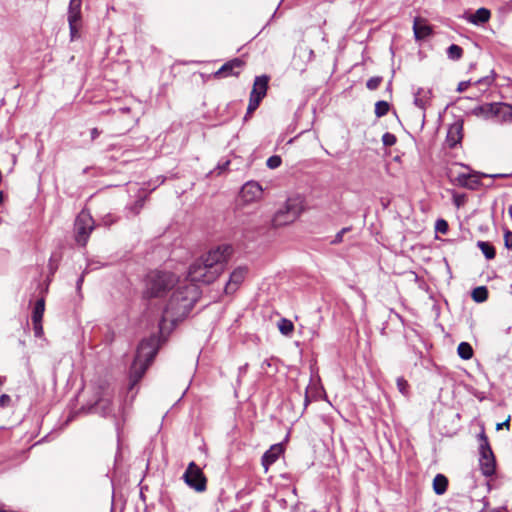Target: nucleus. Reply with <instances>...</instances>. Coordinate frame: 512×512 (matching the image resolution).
Instances as JSON below:
<instances>
[{"mask_svg":"<svg viewBox=\"0 0 512 512\" xmlns=\"http://www.w3.org/2000/svg\"><path fill=\"white\" fill-rule=\"evenodd\" d=\"M231 253L232 248L229 245L218 246L191 264L188 271L190 283L179 285L173 292L164 308L162 322L169 321L174 324L188 315L199 298L196 283L213 282L222 273Z\"/></svg>","mask_w":512,"mask_h":512,"instance_id":"f257e3e1","label":"nucleus"},{"mask_svg":"<svg viewBox=\"0 0 512 512\" xmlns=\"http://www.w3.org/2000/svg\"><path fill=\"white\" fill-rule=\"evenodd\" d=\"M158 341L155 337H150L141 341L137 348L135 359L130 368L129 374V390L132 391L134 387L141 380L145 374L148 366L152 363L158 350Z\"/></svg>","mask_w":512,"mask_h":512,"instance_id":"f03ea898","label":"nucleus"},{"mask_svg":"<svg viewBox=\"0 0 512 512\" xmlns=\"http://www.w3.org/2000/svg\"><path fill=\"white\" fill-rule=\"evenodd\" d=\"M178 278L172 272L152 271L146 278L145 296L148 298L162 297L174 288Z\"/></svg>","mask_w":512,"mask_h":512,"instance_id":"7ed1b4c3","label":"nucleus"},{"mask_svg":"<svg viewBox=\"0 0 512 512\" xmlns=\"http://www.w3.org/2000/svg\"><path fill=\"white\" fill-rule=\"evenodd\" d=\"M303 211V200L299 196L289 197L275 212L272 218L274 227H281L293 223Z\"/></svg>","mask_w":512,"mask_h":512,"instance_id":"20e7f679","label":"nucleus"},{"mask_svg":"<svg viewBox=\"0 0 512 512\" xmlns=\"http://www.w3.org/2000/svg\"><path fill=\"white\" fill-rule=\"evenodd\" d=\"M479 441V453H480V468L482 474L486 477H489L495 472V457L493 451L490 447L488 437L486 436L484 430L481 431L478 435Z\"/></svg>","mask_w":512,"mask_h":512,"instance_id":"39448f33","label":"nucleus"},{"mask_svg":"<svg viewBox=\"0 0 512 512\" xmlns=\"http://www.w3.org/2000/svg\"><path fill=\"white\" fill-rule=\"evenodd\" d=\"M94 229V220L87 211H81L74 224L75 239L78 244L86 245L90 233Z\"/></svg>","mask_w":512,"mask_h":512,"instance_id":"423d86ee","label":"nucleus"},{"mask_svg":"<svg viewBox=\"0 0 512 512\" xmlns=\"http://www.w3.org/2000/svg\"><path fill=\"white\" fill-rule=\"evenodd\" d=\"M183 479L185 483L196 490L197 492H203L206 490V477L204 476L201 468L195 464V462H190L185 473L183 474Z\"/></svg>","mask_w":512,"mask_h":512,"instance_id":"0eeeda50","label":"nucleus"},{"mask_svg":"<svg viewBox=\"0 0 512 512\" xmlns=\"http://www.w3.org/2000/svg\"><path fill=\"white\" fill-rule=\"evenodd\" d=\"M505 174H485L481 172H472L469 174H459L457 177L458 184L462 187L468 188L470 190H476L480 187V178L481 177H490V178H499L505 177Z\"/></svg>","mask_w":512,"mask_h":512,"instance_id":"6e6552de","label":"nucleus"},{"mask_svg":"<svg viewBox=\"0 0 512 512\" xmlns=\"http://www.w3.org/2000/svg\"><path fill=\"white\" fill-rule=\"evenodd\" d=\"M245 62L240 58H234L224 63L214 74V78H227L238 76L243 69Z\"/></svg>","mask_w":512,"mask_h":512,"instance_id":"1a4fd4ad","label":"nucleus"},{"mask_svg":"<svg viewBox=\"0 0 512 512\" xmlns=\"http://www.w3.org/2000/svg\"><path fill=\"white\" fill-rule=\"evenodd\" d=\"M117 408L118 410V413H122L121 412V406H120V403H117L116 405L114 403L111 402V400L109 398H106V397H103V398H100L96 403H95V406H94V410L95 412L97 413H100L102 414L103 416H109L111 415L112 417H114L115 419H117V414L115 412V409ZM120 423L118 420H116V429L119 431L120 429Z\"/></svg>","mask_w":512,"mask_h":512,"instance_id":"9d476101","label":"nucleus"},{"mask_svg":"<svg viewBox=\"0 0 512 512\" xmlns=\"http://www.w3.org/2000/svg\"><path fill=\"white\" fill-rule=\"evenodd\" d=\"M247 273L248 269L246 266H239L235 268L230 274L229 280L225 285V293H234L244 281Z\"/></svg>","mask_w":512,"mask_h":512,"instance_id":"9b49d317","label":"nucleus"},{"mask_svg":"<svg viewBox=\"0 0 512 512\" xmlns=\"http://www.w3.org/2000/svg\"><path fill=\"white\" fill-rule=\"evenodd\" d=\"M262 187L258 182L249 181L245 183L240 191V196L244 202H254L262 197Z\"/></svg>","mask_w":512,"mask_h":512,"instance_id":"f8f14e48","label":"nucleus"},{"mask_svg":"<svg viewBox=\"0 0 512 512\" xmlns=\"http://www.w3.org/2000/svg\"><path fill=\"white\" fill-rule=\"evenodd\" d=\"M503 103H486L474 109V114L482 116L485 119H495L497 121L500 107Z\"/></svg>","mask_w":512,"mask_h":512,"instance_id":"ddd939ff","label":"nucleus"},{"mask_svg":"<svg viewBox=\"0 0 512 512\" xmlns=\"http://www.w3.org/2000/svg\"><path fill=\"white\" fill-rule=\"evenodd\" d=\"M81 5L82 0H70L67 18L69 26L82 25Z\"/></svg>","mask_w":512,"mask_h":512,"instance_id":"4468645a","label":"nucleus"},{"mask_svg":"<svg viewBox=\"0 0 512 512\" xmlns=\"http://www.w3.org/2000/svg\"><path fill=\"white\" fill-rule=\"evenodd\" d=\"M431 90L424 89L422 87L417 88L414 92V105L419 109L425 111L426 108L430 105L431 100Z\"/></svg>","mask_w":512,"mask_h":512,"instance_id":"2eb2a0df","label":"nucleus"},{"mask_svg":"<svg viewBox=\"0 0 512 512\" xmlns=\"http://www.w3.org/2000/svg\"><path fill=\"white\" fill-rule=\"evenodd\" d=\"M268 82H269L268 76H266V75L257 76L254 80L253 88H252L250 95H252L256 98L258 97L260 100H262L267 93Z\"/></svg>","mask_w":512,"mask_h":512,"instance_id":"dca6fc26","label":"nucleus"},{"mask_svg":"<svg viewBox=\"0 0 512 512\" xmlns=\"http://www.w3.org/2000/svg\"><path fill=\"white\" fill-rule=\"evenodd\" d=\"M283 452L282 446L280 444H276L270 447L264 455L262 456V465L267 471L269 466L277 461L281 453Z\"/></svg>","mask_w":512,"mask_h":512,"instance_id":"f3484780","label":"nucleus"},{"mask_svg":"<svg viewBox=\"0 0 512 512\" xmlns=\"http://www.w3.org/2000/svg\"><path fill=\"white\" fill-rule=\"evenodd\" d=\"M461 132H462L461 124L455 123L452 126H450L448 133H447V137H446V142L449 147L453 148L461 141V138H462Z\"/></svg>","mask_w":512,"mask_h":512,"instance_id":"a211bd4d","label":"nucleus"},{"mask_svg":"<svg viewBox=\"0 0 512 512\" xmlns=\"http://www.w3.org/2000/svg\"><path fill=\"white\" fill-rule=\"evenodd\" d=\"M491 17V13L486 8H479L475 11V13L469 15L467 18L468 21L475 25H481L489 21Z\"/></svg>","mask_w":512,"mask_h":512,"instance_id":"6ab92c4d","label":"nucleus"},{"mask_svg":"<svg viewBox=\"0 0 512 512\" xmlns=\"http://www.w3.org/2000/svg\"><path fill=\"white\" fill-rule=\"evenodd\" d=\"M45 312V298L40 297L34 304L31 320L32 322L42 321Z\"/></svg>","mask_w":512,"mask_h":512,"instance_id":"aec40b11","label":"nucleus"},{"mask_svg":"<svg viewBox=\"0 0 512 512\" xmlns=\"http://www.w3.org/2000/svg\"><path fill=\"white\" fill-rule=\"evenodd\" d=\"M448 486L447 478L442 474H437L433 480V489L437 495H442L446 492Z\"/></svg>","mask_w":512,"mask_h":512,"instance_id":"412c9836","label":"nucleus"},{"mask_svg":"<svg viewBox=\"0 0 512 512\" xmlns=\"http://www.w3.org/2000/svg\"><path fill=\"white\" fill-rule=\"evenodd\" d=\"M498 122H511L512 121V106L506 103L500 107V112L497 118Z\"/></svg>","mask_w":512,"mask_h":512,"instance_id":"4be33fe9","label":"nucleus"},{"mask_svg":"<svg viewBox=\"0 0 512 512\" xmlns=\"http://www.w3.org/2000/svg\"><path fill=\"white\" fill-rule=\"evenodd\" d=\"M457 352L460 358L464 360H469L473 356V349L471 345L467 342H461L458 345Z\"/></svg>","mask_w":512,"mask_h":512,"instance_id":"5701e85b","label":"nucleus"},{"mask_svg":"<svg viewBox=\"0 0 512 512\" xmlns=\"http://www.w3.org/2000/svg\"><path fill=\"white\" fill-rule=\"evenodd\" d=\"M477 247L482 251L487 259H493L495 257V249L492 244L485 241H478Z\"/></svg>","mask_w":512,"mask_h":512,"instance_id":"b1692460","label":"nucleus"},{"mask_svg":"<svg viewBox=\"0 0 512 512\" xmlns=\"http://www.w3.org/2000/svg\"><path fill=\"white\" fill-rule=\"evenodd\" d=\"M277 326L279 331L285 336H289L294 330L293 323L285 318L280 319Z\"/></svg>","mask_w":512,"mask_h":512,"instance_id":"393cba45","label":"nucleus"},{"mask_svg":"<svg viewBox=\"0 0 512 512\" xmlns=\"http://www.w3.org/2000/svg\"><path fill=\"white\" fill-rule=\"evenodd\" d=\"M487 297L488 290L484 286L477 287L472 291V298L477 303L484 302L487 299Z\"/></svg>","mask_w":512,"mask_h":512,"instance_id":"a878e982","label":"nucleus"},{"mask_svg":"<svg viewBox=\"0 0 512 512\" xmlns=\"http://www.w3.org/2000/svg\"><path fill=\"white\" fill-rule=\"evenodd\" d=\"M413 30H414V35L417 39L424 38L430 32V30L427 26L420 25L417 20L414 21Z\"/></svg>","mask_w":512,"mask_h":512,"instance_id":"bb28decb","label":"nucleus"},{"mask_svg":"<svg viewBox=\"0 0 512 512\" xmlns=\"http://www.w3.org/2000/svg\"><path fill=\"white\" fill-rule=\"evenodd\" d=\"M463 50L460 46L452 44L447 49V55L452 60H458L461 58Z\"/></svg>","mask_w":512,"mask_h":512,"instance_id":"cd10ccee","label":"nucleus"},{"mask_svg":"<svg viewBox=\"0 0 512 512\" xmlns=\"http://www.w3.org/2000/svg\"><path fill=\"white\" fill-rule=\"evenodd\" d=\"M389 111V104L386 101H378L375 104V115L377 117L385 116Z\"/></svg>","mask_w":512,"mask_h":512,"instance_id":"c85d7f7f","label":"nucleus"},{"mask_svg":"<svg viewBox=\"0 0 512 512\" xmlns=\"http://www.w3.org/2000/svg\"><path fill=\"white\" fill-rule=\"evenodd\" d=\"M262 100H260L258 97H254L252 95H250V98H249V104H248V107H247V112H246V115L244 117V119L246 120L249 116H251V114L258 108L260 102Z\"/></svg>","mask_w":512,"mask_h":512,"instance_id":"c756f323","label":"nucleus"},{"mask_svg":"<svg viewBox=\"0 0 512 512\" xmlns=\"http://www.w3.org/2000/svg\"><path fill=\"white\" fill-rule=\"evenodd\" d=\"M396 384H397V388H398L399 392L404 396H408L409 384H408L407 380L404 379L403 377H398L396 380Z\"/></svg>","mask_w":512,"mask_h":512,"instance_id":"7c9ffc66","label":"nucleus"},{"mask_svg":"<svg viewBox=\"0 0 512 512\" xmlns=\"http://www.w3.org/2000/svg\"><path fill=\"white\" fill-rule=\"evenodd\" d=\"M282 163L281 157L278 155H273L267 159V166L270 169H276L278 168Z\"/></svg>","mask_w":512,"mask_h":512,"instance_id":"2f4dec72","label":"nucleus"},{"mask_svg":"<svg viewBox=\"0 0 512 512\" xmlns=\"http://www.w3.org/2000/svg\"><path fill=\"white\" fill-rule=\"evenodd\" d=\"M382 82V78L381 77H371L367 83H366V86L369 90H375L379 87V85L381 84Z\"/></svg>","mask_w":512,"mask_h":512,"instance_id":"473e14b6","label":"nucleus"},{"mask_svg":"<svg viewBox=\"0 0 512 512\" xmlns=\"http://www.w3.org/2000/svg\"><path fill=\"white\" fill-rule=\"evenodd\" d=\"M32 324H33V331H34L35 337H38V338L42 337L44 334L42 321L32 322Z\"/></svg>","mask_w":512,"mask_h":512,"instance_id":"72a5a7b5","label":"nucleus"},{"mask_svg":"<svg viewBox=\"0 0 512 512\" xmlns=\"http://www.w3.org/2000/svg\"><path fill=\"white\" fill-rule=\"evenodd\" d=\"M80 29L81 25L74 24L72 26H69L71 41H74L80 37Z\"/></svg>","mask_w":512,"mask_h":512,"instance_id":"f704fd0d","label":"nucleus"},{"mask_svg":"<svg viewBox=\"0 0 512 512\" xmlns=\"http://www.w3.org/2000/svg\"><path fill=\"white\" fill-rule=\"evenodd\" d=\"M382 141L385 146H392L396 143V137L395 135L387 132L383 135Z\"/></svg>","mask_w":512,"mask_h":512,"instance_id":"c9c22d12","label":"nucleus"},{"mask_svg":"<svg viewBox=\"0 0 512 512\" xmlns=\"http://www.w3.org/2000/svg\"><path fill=\"white\" fill-rule=\"evenodd\" d=\"M350 230L349 227L342 228L334 237V239L331 241L332 244H338L341 243L343 240V235L347 233Z\"/></svg>","mask_w":512,"mask_h":512,"instance_id":"e433bc0d","label":"nucleus"},{"mask_svg":"<svg viewBox=\"0 0 512 512\" xmlns=\"http://www.w3.org/2000/svg\"><path fill=\"white\" fill-rule=\"evenodd\" d=\"M436 230L445 234L448 230V224L445 220L440 219L436 222Z\"/></svg>","mask_w":512,"mask_h":512,"instance_id":"4c0bfd02","label":"nucleus"},{"mask_svg":"<svg viewBox=\"0 0 512 512\" xmlns=\"http://www.w3.org/2000/svg\"><path fill=\"white\" fill-rule=\"evenodd\" d=\"M10 402H11V398L9 395L2 394L0 396V407H2V408L7 407V406H9Z\"/></svg>","mask_w":512,"mask_h":512,"instance_id":"58836bf2","label":"nucleus"},{"mask_svg":"<svg viewBox=\"0 0 512 512\" xmlns=\"http://www.w3.org/2000/svg\"><path fill=\"white\" fill-rule=\"evenodd\" d=\"M504 239H505V246L508 249H512V232L507 231L504 235Z\"/></svg>","mask_w":512,"mask_h":512,"instance_id":"ea45409f","label":"nucleus"},{"mask_svg":"<svg viewBox=\"0 0 512 512\" xmlns=\"http://www.w3.org/2000/svg\"><path fill=\"white\" fill-rule=\"evenodd\" d=\"M509 427H510V417H508V419H507V420H505L504 422H502V423H498V424L496 425V429H497V430H501V429H503V428L509 429Z\"/></svg>","mask_w":512,"mask_h":512,"instance_id":"a19ab883","label":"nucleus"},{"mask_svg":"<svg viewBox=\"0 0 512 512\" xmlns=\"http://www.w3.org/2000/svg\"><path fill=\"white\" fill-rule=\"evenodd\" d=\"M469 85H470V81H462L458 84L457 91L463 92L468 88Z\"/></svg>","mask_w":512,"mask_h":512,"instance_id":"79ce46f5","label":"nucleus"},{"mask_svg":"<svg viewBox=\"0 0 512 512\" xmlns=\"http://www.w3.org/2000/svg\"><path fill=\"white\" fill-rule=\"evenodd\" d=\"M144 200L140 199L135 203V213H138L139 210L143 207Z\"/></svg>","mask_w":512,"mask_h":512,"instance_id":"37998d69","label":"nucleus"},{"mask_svg":"<svg viewBox=\"0 0 512 512\" xmlns=\"http://www.w3.org/2000/svg\"><path fill=\"white\" fill-rule=\"evenodd\" d=\"M100 135V131L97 128H93L91 130V138L92 140L96 139Z\"/></svg>","mask_w":512,"mask_h":512,"instance_id":"c03bdc74","label":"nucleus"},{"mask_svg":"<svg viewBox=\"0 0 512 512\" xmlns=\"http://www.w3.org/2000/svg\"><path fill=\"white\" fill-rule=\"evenodd\" d=\"M84 281V276L81 275L78 280H77V290H80L81 289V286H82V283Z\"/></svg>","mask_w":512,"mask_h":512,"instance_id":"a18cd8bd","label":"nucleus"},{"mask_svg":"<svg viewBox=\"0 0 512 512\" xmlns=\"http://www.w3.org/2000/svg\"><path fill=\"white\" fill-rule=\"evenodd\" d=\"M454 202H455L456 206L459 207L463 203V199L458 196H455Z\"/></svg>","mask_w":512,"mask_h":512,"instance_id":"49530a36","label":"nucleus"},{"mask_svg":"<svg viewBox=\"0 0 512 512\" xmlns=\"http://www.w3.org/2000/svg\"><path fill=\"white\" fill-rule=\"evenodd\" d=\"M229 163H230L229 161H226V162L223 164V166H219V169H220L221 171H223V170L226 168V166H228V165H229Z\"/></svg>","mask_w":512,"mask_h":512,"instance_id":"de8ad7c7","label":"nucleus"},{"mask_svg":"<svg viewBox=\"0 0 512 512\" xmlns=\"http://www.w3.org/2000/svg\"><path fill=\"white\" fill-rule=\"evenodd\" d=\"M482 82L490 83L491 81L488 78L479 79L478 83H482Z\"/></svg>","mask_w":512,"mask_h":512,"instance_id":"09e8293b","label":"nucleus"},{"mask_svg":"<svg viewBox=\"0 0 512 512\" xmlns=\"http://www.w3.org/2000/svg\"><path fill=\"white\" fill-rule=\"evenodd\" d=\"M4 201V194L2 191H0V204H2Z\"/></svg>","mask_w":512,"mask_h":512,"instance_id":"8fccbe9b","label":"nucleus"},{"mask_svg":"<svg viewBox=\"0 0 512 512\" xmlns=\"http://www.w3.org/2000/svg\"><path fill=\"white\" fill-rule=\"evenodd\" d=\"M278 502L280 503L281 506H285L286 505V500L285 499H280V500H278Z\"/></svg>","mask_w":512,"mask_h":512,"instance_id":"3c124183","label":"nucleus"},{"mask_svg":"<svg viewBox=\"0 0 512 512\" xmlns=\"http://www.w3.org/2000/svg\"><path fill=\"white\" fill-rule=\"evenodd\" d=\"M4 384V379L2 377H0V388L3 386Z\"/></svg>","mask_w":512,"mask_h":512,"instance_id":"603ef678","label":"nucleus"},{"mask_svg":"<svg viewBox=\"0 0 512 512\" xmlns=\"http://www.w3.org/2000/svg\"><path fill=\"white\" fill-rule=\"evenodd\" d=\"M308 403H309V399H308V396L306 395V397H305V406H307Z\"/></svg>","mask_w":512,"mask_h":512,"instance_id":"864d4df0","label":"nucleus"},{"mask_svg":"<svg viewBox=\"0 0 512 512\" xmlns=\"http://www.w3.org/2000/svg\"><path fill=\"white\" fill-rule=\"evenodd\" d=\"M510 215H511V217H512V208H510Z\"/></svg>","mask_w":512,"mask_h":512,"instance_id":"5fc2aeb1","label":"nucleus"}]
</instances>
